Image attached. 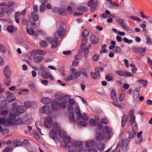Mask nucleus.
Here are the masks:
<instances>
[{
	"label": "nucleus",
	"instance_id": "nucleus-51",
	"mask_svg": "<svg viewBox=\"0 0 152 152\" xmlns=\"http://www.w3.org/2000/svg\"><path fill=\"white\" fill-rule=\"evenodd\" d=\"M39 45L42 47H46L48 46L46 42L44 40H42L39 42Z\"/></svg>",
	"mask_w": 152,
	"mask_h": 152
},
{
	"label": "nucleus",
	"instance_id": "nucleus-32",
	"mask_svg": "<svg viewBox=\"0 0 152 152\" xmlns=\"http://www.w3.org/2000/svg\"><path fill=\"white\" fill-rule=\"evenodd\" d=\"M105 146V144L104 143L101 142L97 145V148L99 150L102 151L104 149Z\"/></svg>",
	"mask_w": 152,
	"mask_h": 152
},
{
	"label": "nucleus",
	"instance_id": "nucleus-38",
	"mask_svg": "<svg viewBox=\"0 0 152 152\" xmlns=\"http://www.w3.org/2000/svg\"><path fill=\"white\" fill-rule=\"evenodd\" d=\"M127 117L126 115V114H124L122 118L121 121V126L123 127L125 126L126 124V122Z\"/></svg>",
	"mask_w": 152,
	"mask_h": 152
},
{
	"label": "nucleus",
	"instance_id": "nucleus-43",
	"mask_svg": "<svg viewBox=\"0 0 152 152\" xmlns=\"http://www.w3.org/2000/svg\"><path fill=\"white\" fill-rule=\"evenodd\" d=\"M138 81L139 83L142 84L144 87H146L147 86L148 81L146 80L140 79L138 80Z\"/></svg>",
	"mask_w": 152,
	"mask_h": 152
},
{
	"label": "nucleus",
	"instance_id": "nucleus-62",
	"mask_svg": "<svg viewBox=\"0 0 152 152\" xmlns=\"http://www.w3.org/2000/svg\"><path fill=\"white\" fill-rule=\"evenodd\" d=\"M89 33V32L86 29H84V31L82 32V35L88 36Z\"/></svg>",
	"mask_w": 152,
	"mask_h": 152
},
{
	"label": "nucleus",
	"instance_id": "nucleus-49",
	"mask_svg": "<svg viewBox=\"0 0 152 152\" xmlns=\"http://www.w3.org/2000/svg\"><path fill=\"white\" fill-rule=\"evenodd\" d=\"M106 47V45H103L101 48V49L100 51V53L102 54L103 53H106L107 52V50L105 49Z\"/></svg>",
	"mask_w": 152,
	"mask_h": 152
},
{
	"label": "nucleus",
	"instance_id": "nucleus-6",
	"mask_svg": "<svg viewBox=\"0 0 152 152\" xmlns=\"http://www.w3.org/2000/svg\"><path fill=\"white\" fill-rule=\"evenodd\" d=\"M88 5L91 7V12L94 11L97 7L99 5V2L98 1L94 0H90L87 3Z\"/></svg>",
	"mask_w": 152,
	"mask_h": 152
},
{
	"label": "nucleus",
	"instance_id": "nucleus-15",
	"mask_svg": "<svg viewBox=\"0 0 152 152\" xmlns=\"http://www.w3.org/2000/svg\"><path fill=\"white\" fill-rule=\"evenodd\" d=\"M51 108L52 110L56 111L60 109L59 103L56 101H53L51 103Z\"/></svg>",
	"mask_w": 152,
	"mask_h": 152
},
{
	"label": "nucleus",
	"instance_id": "nucleus-55",
	"mask_svg": "<svg viewBox=\"0 0 152 152\" xmlns=\"http://www.w3.org/2000/svg\"><path fill=\"white\" fill-rule=\"evenodd\" d=\"M15 4L14 2L13 1H10L8 2L7 4H6L5 5V8L10 7H12Z\"/></svg>",
	"mask_w": 152,
	"mask_h": 152
},
{
	"label": "nucleus",
	"instance_id": "nucleus-13",
	"mask_svg": "<svg viewBox=\"0 0 152 152\" xmlns=\"http://www.w3.org/2000/svg\"><path fill=\"white\" fill-rule=\"evenodd\" d=\"M12 124V121L6 119L4 118H0V125H4L7 126H9Z\"/></svg>",
	"mask_w": 152,
	"mask_h": 152
},
{
	"label": "nucleus",
	"instance_id": "nucleus-45",
	"mask_svg": "<svg viewBox=\"0 0 152 152\" xmlns=\"http://www.w3.org/2000/svg\"><path fill=\"white\" fill-rule=\"evenodd\" d=\"M129 18L132 20H134L136 21L140 22L141 21V20L138 17L134 16H130Z\"/></svg>",
	"mask_w": 152,
	"mask_h": 152
},
{
	"label": "nucleus",
	"instance_id": "nucleus-20",
	"mask_svg": "<svg viewBox=\"0 0 152 152\" xmlns=\"http://www.w3.org/2000/svg\"><path fill=\"white\" fill-rule=\"evenodd\" d=\"M71 71L73 74L74 78H77L81 75L80 72H78L77 69L75 68H72Z\"/></svg>",
	"mask_w": 152,
	"mask_h": 152
},
{
	"label": "nucleus",
	"instance_id": "nucleus-24",
	"mask_svg": "<svg viewBox=\"0 0 152 152\" xmlns=\"http://www.w3.org/2000/svg\"><path fill=\"white\" fill-rule=\"evenodd\" d=\"M90 40L92 43L93 44H96L99 41L98 38L94 35H93L91 36Z\"/></svg>",
	"mask_w": 152,
	"mask_h": 152
},
{
	"label": "nucleus",
	"instance_id": "nucleus-30",
	"mask_svg": "<svg viewBox=\"0 0 152 152\" xmlns=\"http://www.w3.org/2000/svg\"><path fill=\"white\" fill-rule=\"evenodd\" d=\"M116 93L115 90L112 89L111 93V96L112 99L115 101H117V98L116 96Z\"/></svg>",
	"mask_w": 152,
	"mask_h": 152
},
{
	"label": "nucleus",
	"instance_id": "nucleus-12",
	"mask_svg": "<svg viewBox=\"0 0 152 152\" xmlns=\"http://www.w3.org/2000/svg\"><path fill=\"white\" fill-rule=\"evenodd\" d=\"M66 143V144L67 143V142ZM67 147L68 148V150L70 152H74L76 151L77 148L74 143L72 142L71 141V139L70 140V142L68 143H67Z\"/></svg>",
	"mask_w": 152,
	"mask_h": 152
},
{
	"label": "nucleus",
	"instance_id": "nucleus-2",
	"mask_svg": "<svg viewBox=\"0 0 152 152\" xmlns=\"http://www.w3.org/2000/svg\"><path fill=\"white\" fill-rule=\"evenodd\" d=\"M59 135L60 136L64 138V141L61 142V146L64 148H66L67 146V143L70 142V140L71 138L68 136H66V132L63 130L60 129L58 131Z\"/></svg>",
	"mask_w": 152,
	"mask_h": 152
},
{
	"label": "nucleus",
	"instance_id": "nucleus-35",
	"mask_svg": "<svg viewBox=\"0 0 152 152\" xmlns=\"http://www.w3.org/2000/svg\"><path fill=\"white\" fill-rule=\"evenodd\" d=\"M87 10L88 9L87 7L83 6H79L77 8V10L78 11L83 12H86L87 11Z\"/></svg>",
	"mask_w": 152,
	"mask_h": 152
},
{
	"label": "nucleus",
	"instance_id": "nucleus-37",
	"mask_svg": "<svg viewBox=\"0 0 152 152\" xmlns=\"http://www.w3.org/2000/svg\"><path fill=\"white\" fill-rule=\"evenodd\" d=\"M79 71L80 72L83 76L86 77H88V75L87 74L86 71L84 68H80L79 69Z\"/></svg>",
	"mask_w": 152,
	"mask_h": 152
},
{
	"label": "nucleus",
	"instance_id": "nucleus-44",
	"mask_svg": "<svg viewBox=\"0 0 152 152\" xmlns=\"http://www.w3.org/2000/svg\"><path fill=\"white\" fill-rule=\"evenodd\" d=\"M50 73V72H48L46 71H44L42 72L41 75L43 78L45 79L48 77Z\"/></svg>",
	"mask_w": 152,
	"mask_h": 152
},
{
	"label": "nucleus",
	"instance_id": "nucleus-63",
	"mask_svg": "<svg viewBox=\"0 0 152 152\" xmlns=\"http://www.w3.org/2000/svg\"><path fill=\"white\" fill-rule=\"evenodd\" d=\"M13 27L12 26H8L7 28V31L10 33H12L13 31Z\"/></svg>",
	"mask_w": 152,
	"mask_h": 152
},
{
	"label": "nucleus",
	"instance_id": "nucleus-31",
	"mask_svg": "<svg viewBox=\"0 0 152 152\" xmlns=\"http://www.w3.org/2000/svg\"><path fill=\"white\" fill-rule=\"evenodd\" d=\"M110 13L111 12L109 10H106L105 12V13L102 14V16L104 18H106L110 17L111 16Z\"/></svg>",
	"mask_w": 152,
	"mask_h": 152
},
{
	"label": "nucleus",
	"instance_id": "nucleus-17",
	"mask_svg": "<svg viewBox=\"0 0 152 152\" xmlns=\"http://www.w3.org/2000/svg\"><path fill=\"white\" fill-rule=\"evenodd\" d=\"M132 127L133 131L129 134V139L133 138L135 136L136 133L137 132L138 128L137 125L133 126Z\"/></svg>",
	"mask_w": 152,
	"mask_h": 152
},
{
	"label": "nucleus",
	"instance_id": "nucleus-4",
	"mask_svg": "<svg viewBox=\"0 0 152 152\" xmlns=\"http://www.w3.org/2000/svg\"><path fill=\"white\" fill-rule=\"evenodd\" d=\"M134 110H130L128 113L127 117L130 118V122L132 126L136 125L137 123L135 121V117L134 115Z\"/></svg>",
	"mask_w": 152,
	"mask_h": 152
},
{
	"label": "nucleus",
	"instance_id": "nucleus-56",
	"mask_svg": "<svg viewBox=\"0 0 152 152\" xmlns=\"http://www.w3.org/2000/svg\"><path fill=\"white\" fill-rule=\"evenodd\" d=\"M71 97V96L70 95H65L64 97H63V99L64 101V102L66 103L67 102L69 99Z\"/></svg>",
	"mask_w": 152,
	"mask_h": 152
},
{
	"label": "nucleus",
	"instance_id": "nucleus-57",
	"mask_svg": "<svg viewBox=\"0 0 152 152\" xmlns=\"http://www.w3.org/2000/svg\"><path fill=\"white\" fill-rule=\"evenodd\" d=\"M125 97V94L124 93H121L120 94L119 96V100L121 102H122Z\"/></svg>",
	"mask_w": 152,
	"mask_h": 152
},
{
	"label": "nucleus",
	"instance_id": "nucleus-53",
	"mask_svg": "<svg viewBox=\"0 0 152 152\" xmlns=\"http://www.w3.org/2000/svg\"><path fill=\"white\" fill-rule=\"evenodd\" d=\"M105 78L106 80L107 81H111L113 80V77L109 75H106Z\"/></svg>",
	"mask_w": 152,
	"mask_h": 152
},
{
	"label": "nucleus",
	"instance_id": "nucleus-14",
	"mask_svg": "<svg viewBox=\"0 0 152 152\" xmlns=\"http://www.w3.org/2000/svg\"><path fill=\"white\" fill-rule=\"evenodd\" d=\"M146 48V47L143 48L137 46H133L132 47V49L133 51L139 53H142L145 52Z\"/></svg>",
	"mask_w": 152,
	"mask_h": 152
},
{
	"label": "nucleus",
	"instance_id": "nucleus-19",
	"mask_svg": "<svg viewBox=\"0 0 152 152\" xmlns=\"http://www.w3.org/2000/svg\"><path fill=\"white\" fill-rule=\"evenodd\" d=\"M65 33L64 28L63 26H60L58 28L57 31V34L58 36L60 37H63L64 36Z\"/></svg>",
	"mask_w": 152,
	"mask_h": 152
},
{
	"label": "nucleus",
	"instance_id": "nucleus-25",
	"mask_svg": "<svg viewBox=\"0 0 152 152\" xmlns=\"http://www.w3.org/2000/svg\"><path fill=\"white\" fill-rule=\"evenodd\" d=\"M53 129L56 132H58V131L60 129V126L56 122H54L53 124Z\"/></svg>",
	"mask_w": 152,
	"mask_h": 152
},
{
	"label": "nucleus",
	"instance_id": "nucleus-36",
	"mask_svg": "<svg viewBox=\"0 0 152 152\" xmlns=\"http://www.w3.org/2000/svg\"><path fill=\"white\" fill-rule=\"evenodd\" d=\"M56 97L58 101H61L63 98V95L60 93H56L55 94Z\"/></svg>",
	"mask_w": 152,
	"mask_h": 152
},
{
	"label": "nucleus",
	"instance_id": "nucleus-26",
	"mask_svg": "<svg viewBox=\"0 0 152 152\" xmlns=\"http://www.w3.org/2000/svg\"><path fill=\"white\" fill-rule=\"evenodd\" d=\"M12 144L14 146H20L22 145L23 143L21 141L16 140L13 142Z\"/></svg>",
	"mask_w": 152,
	"mask_h": 152
},
{
	"label": "nucleus",
	"instance_id": "nucleus-21",
	"mask_svg": "<svg viewBox=\"0 0 152 152\" xmlns=\"http://www.w3.org/2000/svg\"><path fill=\"white\" fill-rule=\"evenodd\" d=\"M42 111L43 113H49L50 112V108L49 106L47 105H44L42 108Z\"/></svg>",
	"mask_w": 152,
	"mask_h": 152
},
{
	"label": "nucleus",
	"instance_id": "nucleus-23",
	"mask_svg": "<svg viewBox=\"0 0 152 152\" xmlns=\"http://www.w3.org/2000/svg\"><path fill=\"white\" fill-rule=\"evenodd\" d=\"M96 141L94 140H89L86 142L85 145L87 147H91L96 144Z\"/></svg>",
	"mask_w": 152,
	"mask_h": 152
},
{
	"label": "nucleus",
	"instance_id": "nucleus-16",
	"mask_svg": "<svg viewBox=\"0 0 152 152\" xmlns=\"http://www.w3.org/2000/svg\"><path fill=\"white\" fill-rule=\"evenodd\" d=\"M95 72H93L91 73V76L92 78L94 79H97L100 77V74L99 69L96 67L95 69Z\"/></svg>",
	"mask_w": 152,
	"mask_h": 152
},
{
	"label": "nucleus",
	"instance_id": "nucleus-28",
	"mask_svg": "<svg viewBox=\"0 0 152 152\" xmlns=\"http://www.w3.org/2000/svg\"><path fill=\"white\" fill-rule=\"evenodd\" d=\"M58 12L60 15L62 16L65 15L67 14L66 9L63 8H58Z\"/></svg>",
	"mask_w": 152,
	"mask_h": 152
},
{
	"label": "nucleus",
	"instance_id": "nucleus-41",
	"mask_svg": "<svg viewBox=\"0 0 152 152\" xmlns=\"http://www.w3.org/2000/svg\"><path fill=\"white\" fill-rule=\"evenodd\" d=\"M87 48L86 44H83L81 45L79 50V53H80L83 52Z\"/></svg>",
	"mask_w": 152,
	"mask_h": 152
},
{
	"label": "nucleus",
	"instance_id": "nucleus-34",
	"mask_svg": "<svg viewBox=\"0 0 152 152\" xmlns=\"http://www.w3.org/2000/svg\"><path fill=\"white\" fill-rule=\"evenodd\" d=\"M33 53H37L39 54L44 55L46 53L45 51L42 50L40 49L34 50L33 51Z\"/></svg>",
	"mask_w": 152,
	"mask_h": 152
},
{
	"label": "nucleus",
	"instance_id": "nucleus-33",
	"mask_svg": "<svg viewBox=\"0 0 152 152\" xmlns=\"http://www.w3.org/2000/svg\"><path fill=\"white\" fill-rule=\"evenodd\" d=\"M51 101V100L50 99L45 97H43L42 98L41 100V102L44 104H49Z\"/></svg>",
	"mask_w": 152,
	"mask_h": 152
},
{
	"label": "nucleus",
	"instance_id": "nucleus-10",
	"mask_svg": "<svg viewBox=\"0 0 152 152\" xmlns=\"http://www.w3.org/2000/svg\"><path fill=\"white\" fill-rule=\"evenodd\" d=\"M9 119L10 120V121H12V124H11V125H19L22 124H28V123L26 121H23V119H22L20 118H18L15 121H14L15 119L13 120L10 119V114L9 115Z\"/></svg>",
	"mask_w": 152,
	"mask_h": 152
},
{
	"label": "nucleus",
	"instance_id": "nucleus-11",
	"mask_svg": "<svg viewBox=\"0 0 152 152\" xmlns=\"http://www.w3.org/2000/svg\"><path fill=\"white\" fill-rule=\"evenodd\" d=\"M52 118L51 116L47 117L44 122V125L45 127L49 128L51 126L52 123Z\"/></svg>",
	"mask_w": 152,
	"mask_h": 152
},
{
	"label": "nucleus",
	"instance_id": "nucleus-46",
	"mask_svg": "<svg viewBox=\"0 0 152 152\" xmlns=\"http://www.w3.org/2000/svg\"><path fill=\"white\" fill-rule=\"evenodd\" d=\"M20 16V14L19 12H16L15 15V18L16 22L17 23H19V20L20 19L19 17Z\"/></svg>",
	"mask_w": 152,
	"mask_h": 152
},
{
	"label": "nucleus",
	"instance_id": "nucleus-40",
	"mask_svg": "<svg viewBox=\"0 0 152 152\" xmlns=\"http://www.w3.org/2000/svg\"><path fill=\"white\" fill-rule=\"evenodd\" d=\"M43 57L42 56H37L34 59V61L36 63H39L43 59Z\"/></svg>",
	"mask_w": 152,
	"mask_h": 152
},
{
	"label": "nucleus",
	"instance_id": "nucleus-9",
	"mask_svg": "<svg viewBox=\"0 0 152 152\" xmlns=\"http://www.w3.org/2000/svg\"><path fill=\"white\" fill-rule=\"evenodd\" d=\"M115 73L121 76L133 77V75L130 72L123 71H116Z\"/></svg>",
	"mask_w": 152,
	"mask_h": 152
},
{
	"label": "nucleus",
	"instance_id": "nucleus-60",
	"mask_svg": "<svg viewBox=\"0 0 152 152\" xmlns=\"http://www.w3.org/2000/svg\"><path fill=\"white\" fill-rule=\"evenodd\" d=\"M123 40L124 42L127 43L129 44L132 43L133 42L132 40L131 39L128 40V39L126 37H124Z\"/></svg>",
	"mask_w": 152,
	"mask_h": 152
},
{
	"label": "nucleus",
	"instance_id": "nucleus-39",
	"mask_svg": "<svg viewBox=\"0 0 152 152\" xmlns=\"http://www.w3.org/2000/svg\"><path fill=\"white\" fill-rule=\"evenodd\" d=\"M32 16L34 20L37 21L39 19V16L38 14L35 12H33L31 13Z\"/></svg>",
	"mask_w": 152,
	"mask_h": 152
},
{
	"label": "nucleus",
	"instance_id": "nucleus-50",
	"mask_svg": "<svg viewBox=\"0 0 152 152\" xmlns=\"http://www.w3.org/2000/svg\"><path fill=\"white\" fill-rule=\"evenodd\" d=\"M101 124H107L109 122L108 120L105 117L103 118L101 120Z\"/></svg>",
	"mask_w": 152,
	"mask_h": 152
},
{
	"label": "nucleus",
	"instance_id": "nucleus-8",
	"mask_svg": "<svg viewBox=\"0 0 152 152\" xmlns=\"http://www.w3.org/2000/svg\"><path fill=\"white\" fill-rule=\"evenodd\" d=\"M141 87L140 86L137 87L134 89L132 94L133 99L135 100L138 98L140 94Z\"/></svg>",
	"mask_w": 152,
	"mask_h": 152
},
{
	"label": "nucleus",
	"instance_id": "nucleus-48",
	"mask_svg": "<svg viewBox=\"0 0 152 152\" xmlns=\"http://www.w3.org/2000/svg\"><path fill=\"white\" fill-rule=\"evenodd\" d=\"M140 14L141 17L143 18H145L147 20H149L151 19V18L150 17L145 15L144 14V13L142 11H140Z\"/></svg>",
	"mask_w": 152,
	"mask_h": 152
},
{
	"label": "nucleus",
	"instance_id": "nucleus-42",
	"mask_svg": "<svg viewBox=\"0 0 152 152\" xmlns=\"http://www.w3.org/2000/svg\"><path fill=\"white\" fill-rule=\"evenodd\" d=\"M41 3H42V4L40 6L39 11L40 12H44L46 9V7L45 5V4L46 3H45V2H41Z\"/></svg>",
	"mask_w": 152,
	"mask_h": 152
},
{
	"label": "nucleus",
	"instance_id": "nucleus-3",
	"mask_svg": "<svg viewBox=\"0 0 152 152\" xmlns=\"http://www.w3.org/2000/svg\"><path fill=\"white\" fill-rule=\"evenodd\" d=\"M3 72L6 77L4 80V83L6 85L9 86L11 82L10 79L11 72L8 66H5Z\"/></svg>",
	"mask_w": 152,
	"mask_h": 152
},
{
	"label": "nucleus",
	"instance_id": "nucleus-61",
	"mask_svg": "<svg viewBox=\"0 0 152 152\" xmlns=\"http://www.w3.org/2000/svg\"><path fill=\"white\" fill-rule=\"evenodd\" d=\"M66 103L64 102H61L60 103H59L60 108H61L62 109H65L66 106Z\"/></svg>",
	"mask_w": 152,
	"mask_h": 152
},
{
	"label": "nucleus",
	"instance_id": "nucleus-5",
	"mask_svg": "<svg viewBox=\"0 0 152 152\" xmlns=\"http://www.w3.org/2000/svg\"><path fill=\"white\" fill-rule=\"evenodd\" d=\"M111 137L110 134L105 136L104 134L99 132H96L95 136V140L98 142L103 140L104 139H110Z\"/></svg>",
	"mask_w": 152,
	"mask_h": 152
},
{
	"label": "nucleus",
	"instance_id": "nucleus-54",
	"mask_svg": "<svg viewBox=\"0 0 152 152\" xmlns=\"http://www.w3.org/2000/svg\"><path fill=\"white\" fill-rule=\"evenodd\" d=\"M26 31L28 33L31 35H32L34 34V31L33 29L30 28L29 29L28 28H26Z\"/></svg>",
	"mask_w": 152,
	"mask_h": 152
},
{
	"label": "nucleus",
	"instance_id": "nucleus-18",
	"mask_svg": "<svg viewBox=\"0 0 152 152\" xmlns=\"http://www.w3.org/2000/svg\"><path fill=\"white\" fill-rule=\"evenodd\" d=\"M6 93L9 94L6 98V100L9 102H10L14 101L15 99V97L12 94L10 91H7Z\"/></svg>",
	"mask_w": 152,
	"mask_h": 152
},
{
	"label": "nucleus",
	"instance_id": "nucleus-22",
	"mask_svg": "<svg viewBox=\"0 0 152 152\" xmlns=\"http://www.w3.org/2000/svg\"><path fill=\"white\" fill-rule=\"evenodd\" d=\"M58 132H56L53 130H51L49 132V136L50 137L54 140L57 138V133Z\"/></svg>",
	"mask_w": 152,
	"mask_h": 152
},
{
	"label": "nucleus",
	"instance_id": "nucleus-58",
	"mask_svg": "<svg viewBox=\"0 0 152 152\" xmlns=\"http://www.w3.org/2000/svg\"><path fill=\"white\" fill-rule=\"evenodd\" d=\"M32 103H31L29 101H27L25 102L24 105L25 106V107H27V108H28L30 107Z\"/></svg>",
	"mask_w": 152,
	"mask_h": 152
},
{
	"label": "nucleus",
	"instance_id": "nucleus-7",
	"mask_svg": "<svg viewBox=\"0 0 152 152\" xmlns=\"http://www.w3.org/2000/svg\"><path fill=\"white\" fill-rule=\"evenodd\" d=\"M58 38L56 37L54 38L53 39L50 37H47V40L50 44H52L51 48L55 49L57 47L58 45Z\"/></svg>",
	"mask_w": 152,
	"mask_h": 152
},
{
	"label": "nucleus",
	"instance_id": "nucleus-29",
	"mask_svg": "<svg viewBox=\"0 0 152 152\" xmlns=\"http://www.w3.org/2000/svg\"><path fill=\"white\" fill-rule=\"evenodd\" d=\"M103 131L104 133L109 134L108 135L110 134L111 136L110 133L112 132V129L106 126L103 129Z\"/></svg>",
	"mask_w": 152,
	"mask_h": 152
},
{
	"label": "nucleus",
	"instance_id": "nucleus-1",
	"mask_svg": "<svg viewBox=\"0 0 152 152\" xmlns=\"http://www.w3.org/2000/svg\"><path fill=\"white\" fill-rule=\"evenodd\" d=\"M17 105V104L15 103L12 104L11 111L10 113V119L12 120L15 119L16 117L19 116L20 113H24L26 110V108L24 106L20 105L16 107Z\"/></svg>",
	"mask_w": 152,
	"mask_h": 152
},
{
	"label": "nucleus",
	"instance_id": "nucleus-52",
	"mask_svg": "<svg viewBox=\"0 0 152 152\" xmlns=\"http://www.w3.org/2000/svg\"><path fill=\"white\" fill-rule=\"evenodd\" d=\"M6 48L3 45L0 44V52L2 53H4L6 52Z\"/></svg>",
	"mask_w": 152,
	"mask_h": 152
},
{
	"label": "nucleus",
	"instance_id": "nucleus-47",
	"mask_svg": "<svg viewBox=\"0 0 152 152\" xmlns=\"http://www.w3.org/2000/svg\"><path fill=\"white\" fill-rule=\"evenodd\" d=\"M121 26L124 30L126 31H129L130 29L129 27L125 23H124L122 25H121Z\"/></svg>",
	"mask_w": 152,
	"mask_h": 152
},
{
	"label": "nucleus",
	"instance_id": "nucleus-27",
	"mask_svg": "<svg viewBox=\"0 0 152 152\" xmlns=\"http://www.w3.org/2000/svg\"><path fill=\"white\" fill-rule=\"evenodd\" d=\"M77 117L79 119H82L83 120L86 121L88 120V117L85 113H83V114L81 113V115H78Z\"/></svg>",
	"mask_w": 152,
	"mask_h": 152
},
{
	"label": "nucleus",
	"instance_id": "nucleus-59",
	"mask_svg": "<svg viewBox=\"0 0 152 152\" xmlns=\"http://www.w3.org/2000/svg\"><path fill=\"white\" fill-rule=\"evenodd\" d=\"M89 123L92 126H96V121L94 119H91L89 121Z\"/></svg>",
	"mask_w": 152,
	"mask_h": 152
},
{
	"label": "nucleus",
	"instance_id": "nucleus-64",
	"mask_svg": "<svg viewBox=\"0 0 152 152\" xmlns=\"http://www.w3.org/2000/svg\"><path fill=\"white\" fill-rule=\"evenodd\" d=\"M73 107L72 106L69 105L68 106V111L69 113H73Z\"/></svg>",
	"mask_w": 152,
	"mask_h": 152
}]
</instances>
